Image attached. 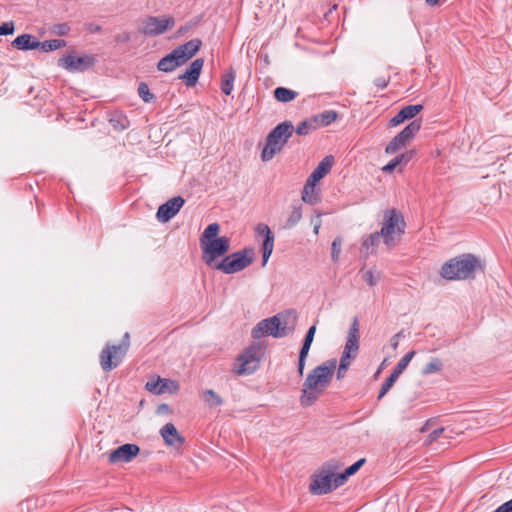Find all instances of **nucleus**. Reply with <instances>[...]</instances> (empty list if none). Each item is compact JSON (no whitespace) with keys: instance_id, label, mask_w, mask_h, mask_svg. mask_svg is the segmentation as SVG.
I'll use <instances>...</instances> for the list:
<instances>
[{"instance_id":"c756f323","label":"nucleus","mask_w":512,"mask_h":512,"mask_svg":"<svg viewBox=\"0 0 512 512\" xmlns=\"http://www.w3.org/2000/svg\"><path fill=\"white\" fill-rule=\"evenodd\" d=\"M66 46V41L62 39H52L44 42H40L39 49L44 52L54 51Z\"/></svg>"},{"instance_id":"6e6552de","label":"nucleus","mask_w":512,"mask_h":512,"mask_svg":"<svg viewBox=\"0 0 512 512\" xmlns=\"http://www.w3.org/2000/svg\"><path fill=\"white\" fill-rule=\"evenodd\" d=\"M130 346V335L124 334L123 341L119 345H106L100 353L101 368L108 372L116 368L128 351Z\"/></svg>"},{"instance_id":"9d476101","label":"nucleus","mask_w":512,"mask_h":512,"mask_svg":"<svg viewBox=\"0 0 512 512\" xmlns=\"http://www.w3.org/2000/svg\"><path fill=\"white\" fill-rule=\"evenodd\" d=\"M174 26L175 20L172 16H147L141 21L138 30L141 34L152 37L161 35Z\"/></svg>"},{"instance_id":"864d4df0","label":"nucleus","mask_w":512,"mask_h":512,"mask_svg":"<svg viewBox=\"0 0 512 512\" xmlns=\"http://www.w3.org/2000/svg\"><path fill=\"white\" fill-rule=\"evenodd\" d=\"M376 85L379 88L383 89V88H385L387 86V81L385 79H383V78H379V79L376 80Z\"/></svg>"},{"instance_id":"2f4dec72","label":"nucleus","mask_w":512,"mask_h":512,"mask_svg":"<svg viewBox=\"0 0 512 512\" xmlns=\"http://www.w3.org/2000/svg\"><path fill=\"white\" fill-rule=\"evenodd\" d=\"M235 73L231 70L223 75L221 82V90L225 95H230L233 90Z\"/></svg>"},{"instance_id":"de8ad7c7","label":"nucleus","mask_w":512,"mask_h":512,"mask_svg":"<svg viewBox=\"0 0 512 512\" xmlns=\"http://www.w3.org/2000/svg\"><path fill=\"white\" fill-rule=\"evenodd\" d=\"M443 432H444V428H437V429H435L434 431L429 433L425 443L432 444L433 442H435L443 434Z\"/></svg>"},{"instance_id":"ddd939ff","label":"nucleus","mask_w":512,"mask_h":512,"mask_svg":"<svg viewBox=\"0 0 512 512\" xmlns=\"http://www.w3.org/2000/svg\"><path fill=\"white\" fill-rule=\"evenodd\" d=\"M140 452V448L136 444H124L113 450L109 456L108 461L111 464L128 463L132 461Z\"/></svg>"},{"instance_id":"7ed1b4c3","label":"nucleus","mask_w":512,"mask_h":512,"mask_svg":"<svg viewBox=\"0 0 512 512\" xmlns=\"http://www.w3.org/2000/svg\"><path fill=\"white\" fill-rule=\"evenodd\" d=\"M406 222L401 212L396 209H387L383 215L380 234L388 248H394L401 241L405 232Z\"/></svg>"},{"instance_id":"bb28decb","label":"nucleus","mask_w":512,"mask_h":512,"mask_svg":"<svg viewBox=\"0 0 512 512\" xmlns=\"http://www.w3.org/2000/svg\"><path fill=\"white\" fill-rule=\"evenodd\" d=\"M220 231V226L218 223H212V224H209L204 232L202 233L201 237H200V245H204L205 243L213 240V239H217V235Z\"/></svg>"},{"instance_id":"1a4fd4ad","label":"nucleus","mask_w":512,"mask_h":512,"mask_svg":"<svg viewBox=\"0 0 512 512\" xmlns=\"http://www.w3.org/2000/svg\"><path fill=\"white\" fill-rule=\"evenodd\" d=\"M261 356V346L256 343L251 344L237 357L233 367L234 373L237 375L253 373L259 366Z\"/></svg>"},{"instance_id":"39448f33","label":"nucleus","mask_w":512,"mask_h":512,"mask_svg":"<svg viewBox=\"0 0 512 512\" xmlns=\"http://www.w3.org/2000/svg\"><path fill=\"white\" fill-rule=\"evenodd\" d=\"M200 39H192L175 48L171 53L160 59L157 68L162 72H172L191 59L201 47Z\"/></svg>"},{"instance_id":"473e14b6","label":"nucleus","mask_w":512,"mask_h":512,"mask_svg":"<svg viewBox=\"0 0 512 512\" xmlns=\"http://www.w3.org/2000/svg\"><path fill=\"white\" fill-rule=\"evenodd\" d=\"M380 232H374L370 234L363 242L362 246L365 249L366 253L374 252L375 247L378 245L381 239Z\"/></svg>"},{"instance_id":"13d9d810","label":"nucleus","mask_w":512,"mask_h":512,"mask_svg":"<svg viewBox=\"0 0 512 512\" xmlns=\"http://www.w3.org/2000/svg\"><path fill=\"white\" fill-rule=\"evenodd\" d=\"M438 2L439 0H426V3L431 6L438 4Z\"/></svg>"},{"instance_id":"4be33fe9","label":"nucleus","mask_w":512,"mask_h":512,"mask_svg":"<svg viewBox=\"0 0 512 512\" xmlns=\"http://www.w3.org/2000/svg\"><path fill=\"white\" fill-rule=\"evenodd\" d=\"M12 45L19 50L39 49L40 41L30 34H22L14 39Z\"/></svg>"},{"instance_id":"393cba45","label":"nucleus","mask_w":512,"mask_h":512,"mask_svg":"<svg viewBox=\"0 0 512 512\" xmlns=\"http://www.w3.org/2000/svg\"><path fill=\"white\" fill-rule=\"evenodd\" d=\"M421 129V120L416 119L398 133L408 143Z\"/></svg>"},{"instance_id":"09e8293b","label":"nucleus","mask_w":512,"mask_h":512,"mask_svg":"<svg viewBox=\"0 0 512 512\" xmlns=\"http://www.w3.org/2000/svg\"><path fill=\"white\" fill-rule=\"evenodd\" d=\"M13 32H14V25L12 22H7L0 26V35H10Z\"/></svg>"},{"instance_id":"f257e3e1","label":"nucleus","mask_w":512,"mask_h":512,"mask_svg":"<svg viewBox=\"0 0 512 512\" xmlns=\"http://www.w3.org/2000/svg\"><path fill=\"white\" fill-rule=\"evenodd\" d=\"M337 366L335 359L328 360L315 367L305 379L300 396V403L304 407L313 405L320 395L329 386Z\"/></svg>"},{"instance_id":"c85d7f7f","label":"nucleus","mask_w":512,"mask_h":512,"mask_svg":"<svg viewBox=\"0 0 512 512\" xmlns=\"http://www.w3.org/2000/svg\"><path fill=\"white\" fill-rule=\"evenodd\" d=\"M364 463H365V459H360L357 462H355L354 464H352L351 466H349L348 468H346L344 472L339 473V475L337 477L338 481H339L338 483H343V485H344L345 482L348 480V478L350 476H352L353 474H355Z\"/></svg>"},{"instance_id":"4c0bfd02","label":"nucleus","mask_w":512,"mask_h":512,"mask_svg":"<svg viewBox=\"0 0 512 512\" xmlns=\"http://www.w3.org/2000/svg\"><path fill=\"white\" fill-rule=\"evenodd\" d=\"M414 355H415V351L408 352L404 357H402L400 359V361L396 365L393 372L395 374H397L398 376H400L403 373V371L406 369V367L408 366L410 361L413 359Z\"/></svg>"},{"instance_id":"c03bdc74","label":"nucleus","mask_w":512,"mask_h":512,"mask_svg":"<svg viewBox=\"0 0 512 512\" xmlns=\"http://www.w3.org/2000/svg\"><path fill=\"white\" fill-rule=\"evenodd\" d=\"M138 94L142 98V100L146 103H149L154 99V95L152 93H150L149 87L146 83L139 84Z\"/></svg>"},{"instance_id":"37998d69","label":"nucleus","mask_w":512,"mask_h":512,"mask_svg":"<svg viewBox=\"0 0 512 512\" xmlns=\"http://www.w3.org/2000/svg\"><path fill=\"white\" fill-rule=\"evenodd\" d=\"M362 279L369 285L375 286L380 279L379 275H375L372 270H361Z\"/></svg>"},{"instance_id":"79ce46f5","label":"nucleus","mask_w":512,"mask_h":512,"mask_svg":"<svg viewBox=\"0 0 512 512\" xmlns=\"http://www.w3.org/2000/svg\"><path fill=\"white\" fill-rule=\"evenodd\" d=\"M342 238L336 237L331 245V258L334 262H337L341 253Z\"/></svg>"},{"instance_id":"423d86ee","label":"nucleus","mask_w":512,"mask_h":512,"mask_svg":"<svg viewBox=\"0 0 512 512\" xmlns=\"http://www.w3.org/2000/svg\"><path fill=\"white\" fill-rule=\"evenodd\" d=\"M340 464L338 462H329L324 464L320 470L312 477L309 490L313 494L323 495L340 487L343 483H338V470Z\"/></svg>"},{"instance_id":"a211bd4d","label":"nucleus","mask_w":512,"mask_h":512,"mask_svg":"<svg viewBox=\"0 0 512 512\" xmlns=\"http://www.w3.org/2000/svg\"><path fill=\"white\" fill-rule=\"evenodd\" d=\"M204 65V60L201 58L195 59L189 67L186 69L185 73L182 74L179 78L186 80L188 86H193L197 82L201 70Z\"/></svg>"},{"instance_id":"7c9ffc66","label":"nucleus","mask_w":512,"mask_h":512,"mask_svg":"<svg viewBox=\"0 0 512 512\" xmlns=\"http://www.w3.org/2000/svg\"><path fill=\"white\" fill-rule=\"evenodd\" d=\"M180 386L179 383L175 380L162 378V382L160 385V391H158V395L164 393H177Z\"/></svg>"},{"instance_id":"412c9836","label":"nucleus","mask_w":512,"mask_h":512,"mask_svg":"<svg viewBox=\"0 0 512 512\" xmlns=\"http://www.w3.org/2000/svg\"><path fill=\"white\" fill-rule=\"evenodd\" d=\"M333 164V156L329 155L324 157L308 178L312 181L319 182L331 171Z\"/></svg>"},{"instance_id":"a19ab883","label":"nucleus","mask_w":512,"mask_h":512,"mask_svg":"<svg viewBox=\"0 0 512 512\" xmlns=\"http://www.w3.org/2000/svg\"><path fill=\"white\" fill-rule=\"evenodd\" d=\"M311 130H316V127H315V124H314L312 118L307 119V120L302 121L301 123H299L297 128H296V133L298 135H306Z\"/></svg>"},{"instance_id":"aec40b11","label":"nucleus","mask_w":512,"mask_h":512,"mask_svg":"<svg viewBox=\"0 0 512 512\" xmlns=\"http://www.w3.org/2000/svg\"><path fill=\"white\" fill-rule=\"evenodd\" d=\"M302 200L310 205H315L320 201V190L317 188V182L307 179L302 191Z\"/></svg>"},{"instance_id":"b1692460","label":"nucleus","mask_w":512,"mask_h":512,"mask_svg":"<svg viewBox=\"0 0 512 512\" xmlns=\"http://www.w3.org/2000/svg\"><path fill=\"white\" fill-rule=\"evenodd\" d=\"M337 118V113L333 110H326L312 117L316 129L330 125Z\"/></svg>"},{"instance_id":"ea45409f","label":"nucleus","mask_w":512,"mask_h":512,"mask_svg":"<svg viewBox=\"0 0 512 512\" xmlns=\"http://www.w3.org/2000/svg\"><path fill=\"white\" fill-rule=\"evenodd\" d=\"M398 378L399 376L397 374H395L394 372L391 373V375L382 384L378 395V399H381L383 396L387 394V392L391 389V387L394 385Z\"/></svg>"},{"instance_id":"cd10ccee","label":"nucleus","mask_w":512,"mask_h":512,"mask_svg":"<svg viewBox=\"0 0 512 512\" xmlns=\"http://www.w3.org/2000/svg\"><path fill=\"white\" fill-rule=\"evenodd\" d=\"M201 396L209 407H218L223 403L222 398L214 390L211 389L203 391Z\"/></svg>"},{"instance_id":"20e7f679","label":"nucleus","mask_w":512,"mask_h":512,"mask_svg":"<svg viewBox=\"0 0 512 512\" xmlns=\"http://www.w3.org/2000/svg\"><path fill=\"white\" fill-rule=\"evenodd\" d=\"M478 267L479 261L475 256L463 254L446 262L440 274L447 280H464L472 277Z\"/></svg>"},{"instance_id":"49530a36","label":"nucleus","mask_w":512,"mask_h":512,"mask_svg":"<svg viewBox=\"0 0 512 512\" xmlns=\"http://www.w3.org/2000/svg\"><path fill=\"white\" fill-rule=\"evenodd\" d=\"M355 357L356 356L343 351L342 356L340 358V363H339V365L341 366V370H348L352 359H354Z\"/></svg>"},{"instance_id":"a18cd8bd","label":"nucleus","mask_w":512,"mask_h":512,"mask_svg":"<svg viewBox=\"0 0 512 512\" xmlns=\"http://www.w3.org/2000/svg\"><path fill=\"white\" fill-rule=\"evenodd\" d=\"M161 382H162V378H160V377H157L156 379H150L149 381H147L145 388L149 392L158 395V391H160Z\"/></svg>"},{"instance_id":"a878e982","label":"nucleus","mask_w":512,"mask_h":512,"mask_svg":"<svg viewBox=\"0 0 512 512\" xmlns=\"http://www.w3.org/2000/svg\"><path fill=\"white\" fill-rule=\"evenodd\" d=\"M297 95H298L297 92L290 90L288 88H285V87H277L274 90V97L279 102H283V103L293 101L297 97Z\"/></svg>"},{"instance_id":"f8f14e48","label":"nucleus","mask_w":512,"mask_h":512,"mask_svg":"<svg viewBox=\"0 0 512 512\" xmlns=\"http://www.w3.org/2000/svg\"><path fill=\"white\" fill-rule=\"evenodd\" d=\"M203 251L204 262L212 266L213 262L221 256H224L230 248V240L228 237L222 236L217 239H213L204 245H201Z\"/></svg>"},{"instance_id":"58836bf2","label":"nucleus","mask_w":512,"mask_h":512,"mask_svg":"<svg viewBox=\"0 0 512 512\" xmlns=\"http://www.w3.org/2000/svg\"><path fill=\"white\" fill-rule=\"evenodd\" d=\"M302 218V210L300 207H294L290 215L288 216L284 228H292Z\"/></svg>"},{"instance_id":"5701e85b","label":"nucleus","mask_w":512,"mask_h":512,"mask_svg":"<svg viewBox=\"0 0 512 512\" xmlns=\"http://www.w3.org/2000/svg\"><path fill=\"white\" fill-rule=\"evenodd\" d=\"M314 336L306 333L302 348L299 352V360H298V372L299 375L302 376L305 368V361L308 356L311 344L313 342Z\"/></svg>"},{"instance_id":"f03ea898","label":"nucleus","mask_w":512,"mask_h":512,"mask_svg":"<svg viewBox=\"0 0 512 512\" xmlns=\"http://www.w3.org/2000/svg\"><path fill=\"white\" fill-rule=\"evenodd\" d=\"M297 320L295 311H286L270 318L261 320L251 332L254 339L265 335L281 338L294 331Z\"/></svg>"},{"instance_id":"6ab92c4d","label":"nucleus","mask_w":512,"mask_h":512,"mask_svg":"<svg viewBox=\"0 0 512 512\" xmlns=\"http://www.w3.org/2000/svg\"><path fill=\"white\" fill-rule=\"evenodd\" d=\"M422 109L420 104L405 106L390 120L391 126H398L405 120L414 118Z\"/></svg>"},{"instance_id":"72a5a7b5","label":"nucleus","mask_w":512,"mask_h":512,"mask_svg":"<svg viewBox=\"0 0 512 512\" xmlns=\"http://www.w3.org/2000/svg\"><path fill=\"white\" fill-rule=\"evenodd\" d=\"M407 144L406 140H404L399 134H397L386 146L385 152L387 154H394L402 147Z\"/></svg>"},{"instance_id":"6e6d98bb","label":"nucleus","mask_w":512,"mask_h":512,"mask_svg":"<svg viewBox=\"0 0 512 512\" xmlns=\"http://www.w3.org/2000/svg\"><path fill=\"white\" fill-rule=\"evenodd\" d=\"M347 370H341V366H338L337 378L341 379L345 376Z\"/></svg>"},{"instance_id":"0eeeda50","label":"nucleus","mask_w":512,"mask_h":512,"mask_svg":"<svg viewBox=\"0 0 512 512\" xmlns=\"http://www.w3.org/2000/svg\"><path fill=\"white\" fill-rule=\"evenodd\" d=\"M294 126L289 121L278 124L266 138V144L261 152V159L264 162L270 161L279 153L288 139L292 136Z\"/></svg>"},{"instance_id":"8fccbe9b","label":"nucleus","mask_w":512,"mask_h":512,"mask_svg":"<svg viewBox=\"0 0 512 512\" xmlns=\"http://www.w3.org/2000/svg\"><path fill=\"white\" fill-rule=\"evenodd\" d=\"M256 230L259 235H262L264 237L273 236L270 231V228L265 224H259Z\"/></svg>"},{"instance_id":"c9c22d12","label":"nucleus","mask_w":512,"mask_h":512,"mask_svg":"<svg viewBox=\"0 0 512 512\" xmlns=\"http://www.w3.org/2000/svg\"><path fill=\"white\" fill-rule=\"evenodd\" d=\"M409 157L406 154H401L392 159L387 165L382 168V171L385 173H391L394 169L402 164L403 162L407 163Z\"/></svg>"},{"instance_id":"e433bc0d","label":"nucleus","mask_w":512,"mask_h":512,"mask_svg":"<svg viewBox=\"0 0 512 512\" xmlns=\"http://www.w3.org/2000/svg\"><path fill=\"white\" fill-rule=\"evenodd\" d=\"M274 247V236H267L263 241V266L267 263Z\"/></svg>"},{"instance_id":"dca6fc26","label":"nucleus","mask_w":512,"mask_h":512,"mask_svg":"<svg viewBox=\"0 0 512 512\" xmlns=\"http://www.w3.org/2000/svg\"><path fill=\"white\" fill-rule=\"evenodd\" d=\"M59 65L72 72L83 71L91 65V60L88 57L67 55L59 59Z\"/></svg>"},{"instance_id":"5fc2aeb1","label":"nucleus","mask_w":512,"mask_h":512,"mask_svg":"<svg viewBox=\"0 0 512 512\" xmlns=\"http://www.w3.org/2000/svg\"><path fill=\"white\" fill-rule=\"evenodd\" d=\"M399 336H400V333L396 334V335L392 338V340H391V342H392V343H391V345H392L393 349H396V348L398 347V339H397V338H398Z\"/></svg>"},{"instance_id":"3c124183","label":"nucleus","mask_w":512,"mask_h":512,"mask_svg":"<svg viewBox=\"0 0 512 512\" xmlns=\"http://www.w3.org/2000/svg\"><path fill=\"white\" fill-rule=\"evenodd\" d=\"M494 512H512V499L499 506Z\"/></svg>"},{"instance_id":"4d7b16f0","label":"nucleus","mask_w":512,"mask_h":512,"mask_svg":"<svg viewBox=\"0 0 512 512\" xmlns=\"http://www.w3.org/2000/svg\"><path fill=\"white\" fill-rule=\"evenodd\" d=\"M315 333H316V325H312V326L308 329L307 334L315 336Z\"/></svg>"},{"instance_id":"4468645a","label":"nucleus","mask_w":512,"mask_h":512,"mask_svg":"<svg viewBox=\"0 0 512 512\" xmlns=\"http://www.w3.org/2000/svg\"><path fill=\"white\" fill-rule=\"evenodd\" d=\"M184 203V199L180 196H177L162 204L156 213L158 221L162 223L168 222L179 212Z\"/></svg>"},{"instance_id":"603ef678","label":"nucleus","mask_w":512,"mask_h":512,"mask_svg":"<svg viewBox=\"0 0 512 512\" xmlns=\"http://www.w3.org/2000/svg\"><path fill=\"white\" fill-rule=\"evenodd\" d=\"M70 28L67 24H60L57 26L56 33L59 35H66L69 32Z\"/></svg>"},{"instance_id":"f3484780","label":"nucleus","mask_w":512,"mask_h":512,"mask_svg":"<svg viewBox=\"0 0 512 512\" xmlns=\"http://www.w3.org/2000/svg\"><path fill=\"white\" fill-rule=\"evenodd\" d=\"M359 337V322L357 318H354L348 333L344 352L356 356L359 349Z\"/></svg>"},{"instance_id":"9b49d317","label":"nucleus","mask_w":512,"mask_h":512,"mask_svg":"<svg viewBox=\"0 0 512 512\" xmlns=\"http://www.w3.org/2000/svg\"><path fill=\"white\" fill-rule=\"evenodd\" d=\"M252 263V257L248 256L246 250L239 251L225 257L220 263L214 267L226 274H233L239 272Z\"/></svg>"},{"instance_id":"f704fd0d","label":"nucleus","mask_w":512,"mask_h":512,"mask_svg":"<svg viewBox=\"0 0 512 512\" xmlns=\"http://www.w3.org/2000/svg\"><path fill=\"white\" fill-rule=\"evenodd\" d=\"M443 363L439 358H433L431 361H429L424 368L422 369V374L424 375H430L434 373H438L442 370Z\"/></svg>"},{"instance_id":"bf43d9fd","label":"nucleus","mask_w":512,"mask_h":512,"mask_svg":"<svg viewBox=\"0 0 512 512\" xmlns=\"http://www.w3.org/2000/svg\"><path fill=\"white\" fill-rule=\"evenodd\" d=\"M318 231H319V225H317V226H315V227H314V232H315V234H318Z\"/></svg>"},{"instance_id":"2eb2a0df","label":"nucleus","mask_w":512,"mask_h":512,"mask_svg":"<svg viewBox=\"0 0 512 512\" xmlns=\"http://www.w3.org/2000/svg\"><path fill=\"white\" fill-rule=\"evenodd\" d=\"M160 434L167 446L180 448L184 443V438L179 434L175 425L172 423L165 424L161 428Z\"/></svg>"}]
</instances>
